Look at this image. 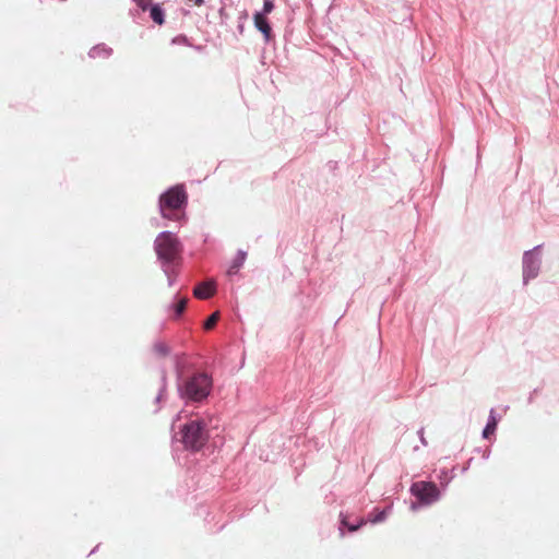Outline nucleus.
I'll return each mask as SVG.
<instances>
[{
	"label": "nucleus",
	"instance_id": "nucleus-14",
	"mask_svg": "<svg viewBox=\"0 0 559 559\" xmlns=\"http://www.w3.org/2000/svg\"><path fill=\"white\" fill-rule=\"evenodd\" d=\"M187 302H188V299L187 298H181L177 305L175 306V311H176V314L179 317L182 314V312L186 310V307H187Z\"/></svg>",
	"mask_w": 559,
	"mask_h": 559
},
{
	"label": "nucleus",
	"instance_id": "nucleus-15",
	"mask_svg": "<svg viewBox=\"0 0 559 559\" xmlns=\"http://www.w3.org/2000/svg\"><path fill=\"white\" fill-rule=\"evenodd\" d=\"M104 52L105 55H110L111 53V49H106L105 47H94L91 49V52L90 55L95 58L97 56H100V53Z\"/></svg>",
	"mask_w": 559,
	"mask_h": 559
},
{
	"label": "nucleus",
	"instance_id": "nucleus-19",
	"mask_svg": "<svg viewBox=\"0 0 559 559\" xmlns=\"http://www.w3.org/2000/svg\"><path fill=\"white\" fill-rule=\"evenodd\" d=\"M188 2L199 7L203 3V0H188Z\"/></svg>",
	"mask_w": 559,
	"mask_h": 559
},
{
	"label": "nucleus",
	"instance_id": "nucleus-9",
	"mask_svg": "<svg viewBox=\"0 0 559 559\" xmlns=\"http://www.w3.org/2000/svg\"><path fill=\"white\" fill-rule=\"evenodd\" d=\"M151 19L158 25H163L165 22V14L160 4H153L150 8Z\"/></svg>",
	"mask_w": 559,
	"mask_h": 559
},
{
	"label": "nucleus",
	"instance_id": "nucleus-16",
	"mask_svg": "<svg viewBox=\"0 0 559 559\" xmlns=\"http://www.w3.org/2000/svg\"><path fill=\"white\" fill-rule=\"evenodd\" d=\"M142 11H146L152 5V0H132Z\"/></svg>",
	"mask_w": 559,
	"mask_h": 559
},
{
	"label": "nucleus",
	"instance_id": "nucleus-6",
	"mask_svg": "<svg viewBox=\"0 0 559 559\" xmlns=\"http://www.w3.org/2000/svg\"><path fill=\"white\" fill-rule=\"evenodd\" d=\"M216 293V285L213 280L198 284L193 289V296L198 299H209Z\"/></svg>",
	"mask_w": 559,
	"mask_h": 559
},
{
	"label": "nucleus",
	"instance_id": "nucleus-3",
	"mask_svg": "<svg viewBox=\"0 0 559 559\" xmlns=\"http://www.w3.org/2000/svg\"><path fill=\"white\" fill-rule=\"evenodd\" d=\"M187 192L181 185L168 189L159 198V210L164 218L175 219L176 212L187 204Z\"/></svg>",
	"mask_w": 559,
	"mask_h": 559
},
{
	"label": "nucleus",
	"instance_id": "nucleus-11",
	"mask_svg": "<svg viewBox=\"0 0 559 559\" xmlns=\"http://www.w3.org/2000/svg\"><path fill=\"white\" fill-rule=\"evenodd\" d=\"M153 352L157 357H166L169 354V347L163 342L154 344Z\"/></svg>",
	"mask_w": 559,
	"mask_h": 559
},
{
	"label": "nucleus",
	"instance_id": "nucleus-5",
	"mask_svg": "<svg viewBox=\"0 0 559 559\" xmlns=\"http://www.w3.org/2000/svg\"><path fill=\"white\" fill-rule=\"evenodd\" d=\"M411 492L424 504H431L439 499L440 491L435 483L416 481L411 487Z\"/></svg>",
	"mask_w": 559,
	"mask_h": 559
},
{
	"label": "nucleus",
	"instance_id": "nucleus-12",
	"mask_svg": "<svg viewBox=\"0 0 559 559\" xmlns=\"http://www.w3.org/2000/svg\"><path fill=\"white\" fill-rule=\"evenodd\" d=\"M218 320H219V312H217V311H216V312L212 313V314L207 318V320L204 322V329H205V330H211V329H213V328L216 325V323H217V321H218Z\"/></svg>",
	"mask_w": 559,
	"mask_h": 559
},
{
	"label": "nucleus",
	"instance_id": "nucleus-17",
	"mask_svg": "<svg viewBox=\"0 0 559 559\" xmlns=\"http://www.w3.org/2000/svg\"><path fill=\"white\" fill-rule=\"evenodd\" d=\"M273 9H274L273 2L271 0H264L263 14L271 13Z\"/></svg>",
	"mask_w": 559,
	"mask_h": 559
},
{
	"label": "nucleus",
	"instance_id": "nucleus-10",
	"mask_svg": "<svg viewBox=\"0 0 559 559\" xmlns=\"http://www.w3.org/2000/svg\"><path fill=\"white\" fill-rule=\"evenodd\" d=\"M493 413H495L493 409H491L489 420L483 431L484 438H489V436L493 435L496 431L497 419H496Z\"/></svg>",
	"mask_w": 559,
	"mask_h": 559
},
{
	"label": "nucleus",
	"instance_id": "nucleus-20",
	"mask_svg": "<svg viewBox=\"0 0 559 559\" xmlns=\"http://www.w3.org/2000/svg\"><path fill=\"white\" fill-rule=\"evenodd\" d=\"M173 41L174 43H185L186 41V37H177V38H174Z\"/></svg>",
	"mask_w": 559,
	"mask_h": 559
},
{
	"label": "nucleus",
	"instance_id": "nucleus-4",
	"mask_svg": "<svg viewBox=\"0 0 559 559\" xmlns=\"http://www.w3.org/2000/svg\"><path fill=\"white\" fill-rule=\"evenodd\" d=\"M154 247L158 259L167 263L174 262L181 251L179 240L169 231L160 233L155 239Z\"/></svg>",
	"mask_w": 559,
	"mask_h": 559
},
{
	"label": "nucleus",
	"instance_id": "nucleus-7",
	"mask_svg": "<svg viewBox=\"0 0 559 559\" xmlns=\"http://www.w3.org/2000/svg\"><path fill=\"white\" fill-rule=\"evenodd\" d=\"M538 263L534 260L533 254H525L524 258V280L534 278L537 274Z\"/></svg>",
	"mask_w": 559,
	"mask_h": 559
},
{
	"label": "nucleus",
	"instance_id": "nucleus-18",
	"mask_svg": "<svg viewBox=\"0 0 559 559\" xmlns=\"http://www.w3.org/2000/svg\"><path fill=\"white\" fill-rule=\"evenodd\" d=\"M385 518V511H380L377 513V515H374L373 518L370 519V521L372 523H378V522H381L383 521Z\"/></svg>",
	"mask_w": 559,
	"mask_h": 559
},
{
	"label": "nucleus",
	"instance_id": "nucleus-2",
	"mask_svg": "<svg viewBox=\"0 0 559 559\" xmlns=\"http://www.w3.org/2000/svg\"><path fill=\"white\" fill-rule=\"evenodd\" d=\"M181 439L185 449L198 452L209 440L206 424L203 420H191L185 424L180 429Z\"/></svg>",
	"mask_w": 559,
	"mask_h": 559
},
{
	"label": "nucleus",
	"instance_id": "nucleus-1",
	"mask_svg": "<svg viewBox=\"0 0 559 559\" xmlns=\"http://www.w3.org/2000/svg\"><path fill=\"white\" fill-rule=\"evenodd\" d=\"M212 389V379L203 372L195 373L186 379L179 386V394L182 399L191 402L205 400Z\"/></svg>",
	"mask_w": 559,
	"mask_h": 559
},
{
	"label": "nucleus",
	"instance_id": "nucleus-8",
	"mask_svg": "<svg viewBox=\"0 0 559 559\" xmlns=\"http://www.w3.org/2000/svg\"><path fill=\"white\" fill-rule=\"evenodd\" d=\"M255 27L265 36L266 39L271 37V26L263 13L257 12L253 16Z\"/></svg>",
	"mask_w": 559,
	"mask_h": 559
},
{
	"label": "nucleus",
	"instance_id": "nucleus-13",
	"mask_svg": "<svg viewBox=\"0 0 559 559\" xmlns=\"http://www.w3.org/2000/svg\"><path fill=\"white\" fill-rule=\"evenodd\" d=\"M365 523H366V521H365L364 519H360V520H359V522H358V524H356V525H350V524H348V522H347V516H345V515H343V516H342V520H341V524H342V525H344V526H347V527H348V530H349L350 532H356V531H357L359 527H361Z\"/></svg>",
	"mask_w": 559,
	"mask_h": 559
}]
</instances>
